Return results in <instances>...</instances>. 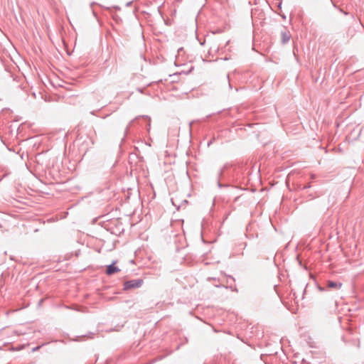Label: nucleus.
Masks as SVG:
<instances>
[{
	"mask_svg": "<svg viewBox=\"0 0 364 364\" xmlns=\"http://www.w3.org/2000/svg\"><path fill=\"white\" fill-rule=\"evenodd\" d=\"M291 38V33L289 31L284 28L281 32V41L283 44H285L289 41Z\"/></svg>",
	"mask_w": 364,
	"mask_h": 364,
	"instance_id": "2",
	"label": "nucleus"
},
{
	"mask_svg": "<svg viewBox=\"0 0 364 364\" xmlns=\"http://www.w3.org/2000/svg\"><path fill=\"white\" fill-rule=\"evenodd\" d=\"M38 348H40V347H39V346H37V347H36V348H33V350H38Z\"/></svg>",
	"mask_w": 364,
	"mask_h": 364,
	"instance_id": "5",
	"label": "nucleus"
},
{
	"mask_svg": "<svg viewBox=\"0 0 364 364\" xmlns=\"http://www.w3.org/2000/svg\"><path fill=\"white\" fill-rule=\"evenodd\" d=\"M320 290H321V291H323V290H324V288H321V287H320Z\"/></svg>",
	"mask_w": 364,
	"mask_h": 364,
	"instance_id": "7",
	"label": "nucleus"
},
{
	"mask_svg": "<svg viewBox=\"0 0 364 364\" xmlns=\"http://www.w3.org/2000/svg\"><path fill=\"white\" fill-rule=\"evenodd\" d=\"M342 287V284L341 282H333V281H328L327 282V287L330 289H339Z\"/></svg>",
	"mask_w": 364,
	"mask_h": 364,
	"instance_id": "4",
	"label": "nucleus"
},
{
	"mask_svg": "<svg viewBox=\"0 0 364 364\" xmlns=\"http://www.w3.org/2000/svg\"><path fill=\"white\" fill-rule=\"evenodd\" d=\"M309 187V186H304V188L305 189V188H307Z\"/></svg>",
	"mask_w": 364,
	"mask_h": 364,
	"instance_id": "6",
	"label": "nucleus"
},
{
	"mask_svg": "<svg viewBox=\"0 0 364 364\" xmlns=\"http://www.w3.org/2000/svg\"><path fill=\"white\" fill-rule=\"evenodd\" d=\"M142 284L143 280L141 279L127 281L124 284V289L129 290L132 289H136L140 287L142 285Z\"/></svg>",
	"mask_w": 364,
	"mask_h": 364,
	"instance_id": "1",
	"label": "nucleus"
},
{
	"mask_svg": "<svg viewBox=\"0 0 364 364\" xmlns=\"http://www.w3.org/2000/svg\"><path fill=\"white\" fill-rule=\"evenodd\" d=\"M115 263H116V262H114L112 264H111L107 267V269H106L107 274L111 275V274H113L120 271V269L118 267L114 266Z\"/></svg>",
	"mask_w": 364,
	"mask_h": 364,
	"instance_id": "3",
	"label": "nucleus"
}]
</instances>
